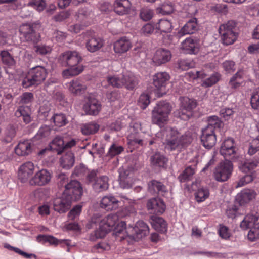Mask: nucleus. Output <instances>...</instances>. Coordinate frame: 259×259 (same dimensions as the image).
<instances>
[{
	"label": "nucleus",
	"instance_id": "obj_34",
	"mask_svg": "<svg viewBox=\"0 0 259 259\" xmlns=\"http://www.w3.org/2000/svg\"><path fill=\"white\" fill-rule=\"evenodd\" d=\"M37 239L39 242L43 243L48 242L51 245H57L59 244L64 243L68 245V240H59L51 235H39Z\"/></svg>",
	"mask_w": 259,
	"mask_h": 259
},
{
	"label": "nucleus",
	"instance_id": "obj_51",
	"mask_svg": "<svg viewBox=\"0 0 259 259\" xmlns=\"http://www.w3.org/2000/svg\"><path fill=\"white\" fill-rule=\"evenodd\" d=\"M4 247H5V248H7L10 250H12V251L15 252L16 253L23 256V257H24L26 258H30L31 257L36 258V255H35L34 254L27 253L20 250L18 248L11 246L10 244H5Z\"/></svg>",
	"mask_w": 259,
	"mask_h": 259
},
{
	"label": "nucleus",
	"instance_id": "obj_21",
	"mask_svg": "<svg viewBox=\"0 0 259 259\" xmlns=\"http://www.w3.org/2000/svg\"><path fill=\"white\" fill-rule=\"evenodd\" d=\"M84 111L91 115H97L101 109V104L96 99L90 97L83 106Z\"/></svg>",
	"mask_w": 259,
	"mask_h": 259
},
{
	"label": "nucleus",
	"instance_id": "obj_30",
	"mask_svg": "<svg viewBox=\"0 0 259 259\" xmlns=\"http://www.w3.org/2000/svg\"><path fill=\"white\" fill-rule=\"evenodd\" d=\"M151 220V224L155 230L161 233H165L167 231V223L162 218L152 216Z\"/></svg>",
	"mask_w": 259,
	"mask_h": 259
},
{
	"label": "nucleus",
	"instance_id": "obj_5",
	"mask_svg": "<svg viewBox=\"0 0 259 259\" xmlns=\"http://www.w3.org/2000/svg\"><path fill=\"white\" fill-rule=\"evenodd\" d=\"M118 216L117 214H111L102 219L99 215H94L92 218L91 222L93 224H99V230L95 232L96 238L104 237L115 225Z\"/></svg>",
	"mask_w": 259,
	"mask_h": 259
},
{
	"label": "nucleus",
	"instance_id": "obj_64",
	"mask_svg": "<svg viewBox=\"0 0 259 259\" xmlns=\"http://www.w3.org/2000/svg\"><path fill=\"white\" fill-rule=\"evenodd\" d=\"M153 16V12L149 9H143L141 11L140 16L141 18L145 21H147L150 20Z\"/></svg>",
	"mask_w": 259,
	"mask_h": 259
},
{
	"label": "nucleus",
	"instance_id": "obj_1",
	"mask_svg": "<svg viewBox=\"0 0 259 259\" xmlns=\"http://www.w3.org/2000/svg\"><path fill=\"white\" fill-rule=\"evenodd\" d=\"M82 58L76 51H66L60 54L58 62L62 66L69 68L62 72V75L67 78L79 74L83 70V67L80 64Z\"/></svg>",
	"mask_w": 259,
	"mask_h": 259
},
{
	"label": "nucleus",
	"instance_id": "obj_31",
	"mask_svg": "<svg viewBox=\"0 0 259 259\" xmlns=\"http://www.w3.org/2000/svg\"><path fill=\"white\" fill-rule=\"evenodd\" d=\"M30 114L31 109L27 106H20L15 113L17 117H22L23 121L25 124H28L31 122Z\"/></svg>",
	"mask_w": 259,
	"mask_h": 259
},
{
	"label": "nucleus",
	"instance_id": "obj_22",
	"mask_svg": "<svg viewBox=\"0 0 259 259\" xmlns=\"http://www.w3.org/2000/svg\"><path fill=\"white\" fill-rule=\"evenodd\" d=\"M171 56V53L169 50L161 48L155 52L152 58L153 62L156 65H160L168 62Z\"/></svg>",
	"mask_w": 259,
	"mask_h": 259
},
{
	"label": "nucleus",
	"instance_id": "obj_15",
	"mask_svg": "<svg viewBox=\"0 0 259 259\" xmlns=\"http://www.w3.org/2000/svg\"><path fill=\"white\" fill-rule=\"evenodd\" d=\"M84 35L87 39L86 48L89 52H95L103 46V40L100 37H96L92 31H87Z\"/></svg>",
	"mask_w": 259,
	"mask_h": 259
},
{
	"label": "nucleus",
	"instance_id": "obj_9",
	"mask_svg": "<svg viewBox=\"0 0 259 259\" xmlns=\"http://www.w3.org/2000/svg\"><path fill=\"white\" fill-rule=\"evenodd\" d=\"M258 215L253 214L246 215L240 223V227L243 230L251 228L248 233V238L251 241H254L259 239V222L256 224L255 223L258 220Z\"/></svg>",
	"mask_w": 259,
	"mask_h": 259
},
{
	"label": "nucleus",
	"instance_id": "obj_59",
	"mask_svg": "<svg viewBox=\"0 0 259 259\" xmlns=\"http://www.w3.org/2000/svg\"><path fill=\"white\" fill-rule=\"evenodd\" d=\"M187 75H188V76H189L190 78L193 79H195L197 78L204 79L207 76V74H206V72H205L204 70L200 71H190L187 73Z\"/></svg>",
	"mask_w": 259,
	"mask_h": 259
},
{
	"label": "nucleus",
	"instance_id": "obj_44",
	"mask_svg": "<svg viewBox=\"0 0 259 259\" xmlns=\"http://www.w3.org/2000/svg\"><path fill=\"white\" fill-rule=\"evenodd\" d=\"M208 124L203 129L211 131L214 130L215 128H220L222 126L223 123L219 120V118L216 116H210L208 118Z\"/></svg>",
	"mask_w": 259,
	"mask_h": 259
},
{
	"label": "nucleus",
	"instance_id": "obj_4",
	"mask_svg": "<svg viewBox=\"0 0 259 259\" xmlns=\"http://www.w3.org/2000/svg\"><path fill=\"white\" fill-rule=\"evenodd\" d=\"M255 195H236L234 203L228 206L226 215L228 218L233 219L244 213L243 207L253 201Z\"/></svg>",
	"mask_w": 259,
	"mask_h": 259
},
{
	"label": "nucleus",
	"instance_id": "obj_39",
	"mask_svg": "<svg viewBox=\"0 0 259 259\" xmlns=\"http://www.w3.org/2000/svg\"><path fill=\"white\" fill-rule=\"evenodd\" d=\"M0 56L3 64L10 68H14L16 63L14 57L7 51H2Z\"/></svg>",
	"mask_w": 259,
	"mask_h": 259
},
{
	"label": "nucleus",
	"instance_id": "obj_28",
	"mask_svg": "<svg viewBox=\"0 0 259 259\" xmlns=\"http://www.w3.org/2000/svg\"><path fill=\"white\" fill-rule=\"evenodd\" d=\"M32 151L31 143L28 140L19 142L15 148L16 154L21 156L29 155Z\"/></svg>",
	"mask_w": 259,
	"mask_h": 259
},
{
	"label": "nucleus",
	"instance_id": "obj_62",
	"mask_svg": "<svg viewBox=\"0 0 259 259\" xmlns=\"http://www.w3.org/2000/svg\"><path fill=\"white\" fill-rule=\"evenodd\" d=\"M51 48L48 46L40 45L35 47V52L40 55H46L51 52Z\"/></svg>",
	"mask_w": 259,
	"mask_h": 259
},
{
	"label": "nucleus",
	"instance_id": "obj_35",
	"mask_svg": "<svg viewBox=\"0 0 259 259\" xmlns=\"http://www.w3.org/2000/svg\"><path fill=\"white\" fill-rule=\"evenodd\" d=\"M150 161L151 164L155 166L165 168L168 160L164 155L157 152L151 156Z\"/></svg>",
	"mask_w": 259,
	"mask_h": 259
},
{
	"label": "nucleus",
	"instance_id": "obj_37",
	"mask_svg": "<svg viewBox=\"0 0 259 259\" xmlns=\"http://www.w3.org/2000/svg\"><path fill=\"white\" fill-rule=\"evenodd\" d=\"M108 178L106 176H102L98 178L93 184V187L97 192H101L108 188Z\"/></svg>",
	"mask_w": 259,
	"mask_h": 259
},
{
	"label": "nucleus",
	"instance_id": "obj_56",
	"mask_svg": "<svg viewBox=\"0 0 259 259\" xmlns=\"http://www.w3.org/2000/svg\"><path fill=\"white\" fill-rule=\"evenodd\" d=\"M150 103V98L147 94H141L139 98L138 104L140 107L144 109Z\"/></svg>",
	"mask_w": 259,
	"mask_h": 259
},
{
	"label": "nucleus",
	"instance_id": "obj_7",
	"mask_svg": "<svg viewBox=\"0 0 259 259\" xmlns=\"http://www.w3.org/2000/svg\"><path fill=\"white\" fill-rule=\"evenodd\" d=\"M172 107L164 101L157 103L152 111V122L161 126L168 121V115L171 112Z\"/></svg>",
	"mask_w": 259,
	"mask_h": 259
},
{
	"label": "nucleus",
	"instance_id": "obj_43",
	"mask_svg": "<svg viewBox=\"0 0 259 259\" xmlns=\"http://www.w3.org/2000/svg\"><path fill=\"white\" fill-rule=\"evenodd\" d=\"M193 115V111H189L180 106L179 109L175 112V116L183 120H188Z\"/></svg>",
	"mask_w": 259,
	"mask_h": 259
},
{
	"label": "nucleus",
	"instance_id": "obj_12",
	"mask_svg": "<svg viewBox=\"0 0 259 259\" xmlns=\"http://www.w3.org/2000/svg\"><path fill=\"white\" fill-rule=\"evenodd\" d=\"M76 144V141L74 139L65 143L62 137L57 136L50 143V147L51 149L56 152L58 155H61L65 151L74 146Z\"/></svg>",
	"mask_w": 259,
	"mask_h": 259
},
{
	"label": "nucleus",
	"instance_id": "obj_32",
	"mask_svg": "<svg viewBox=\"0 0 259 259\" xmlns=\"http://www.w3.org/2000/svg\"><path fill=\"white\" fill-rule=\"evenodd\" d=\"M118 201L114 197L109 195L105 196L102 199L100 203L101 207L107 210L114 209L116 207Z\"/></svg>",
	"mask_w": 259,
	"mask_h": 259
},
{
	"label": "nucleus",
	"instance_id": "obj_2",
	"mask_svg": "<svg viewBox=\"0 0 259 259\" xmlns=\"http://www.w3.org/2000/svg\"><path fill=\"white\" fill-rule=\"evenodd\" d=\"M192 140L193 138L190 135H182L177 129L170 128L167 131L165 148L170 151H180L189 145Z\"/></svg>",
	"mask_w": 259,
	"mask_h": 259
},
{
	"label": "nucleus",
	"instance_id": "obj_26",
	"mask_svg": "<svg viewBox=\"0 0 259 259\" xmlns=\"http://www.w3.org/2000/svg\"><path fill=\"white\" fill-rule=\"evenodd\" d=\"M131 3L129 0H116L114 4V10L118 15L127 14L131 8Z\"/></svg>",
	"mask_w": 259,
	"mask_h": 259
},
{
	"label": "nucleus",
	"instance_id": "obj_38",
	"mask_svg": "<svg viewBox=\"0 0 259 259\" xmlns=\"http://www.w3.org/2000/svg\"><path fill=\"white\" fill-rule=\"evenodd\" d=\"M75 161L74 154L68 151L60 159V164L64 168L69 169L73 166Z\"/></svg>",
	"mask_w": 259,
	"mask_h": 259
},
{
	"label": "nucleus",
	"instance_id": "obj_61",
	"mask_svg": "<svg viewBox=\"0 0 259 259\" xmlns=\"http://www.w3.org/2000/svg\"><path fill=\"white\" fill-rule=\"evenodd\" d=\"M219 236L223 239H227L230 237V233L227 227L220 225L218 230Z\"/></svg>",
	"mask_w": 259,
	"mask_h": 259
},
{
	"label": "nucleus",
	"instance_id": "obj_6",
	"mask_svg": "<svg viewBox=\"0 0 259 259\" xmlns=\"http://www.w3.org/2000/svg\"><path fill=\"white\" fill-rule=\"evenodd\" d=\"M219 33L224 45L227 46L233 44L238 36L237 23L234 20H230L221 25Z\"/></svg>",
	"mask_w": 259,
	"mask_h": 259
},
{
	"label": "nucleus",
	"instance_id": "obj_50",
	"mask_svg": "<svg viewBox=\"0 0 259 259\" xmlns=\"http://www.w3.org/2000/svg\"><path fill=\"white\" fill-rule=\"evenodd\" d=\"M27 5V6L33 7L38 11L40 12L45 8L46 3L45 0H31Z\"/></svg>",
	"mask_w": 259,
	"mask_h": 259
},
{
	"label": "nucleus",
	"instance_id": "obj_54",
	"mask_svg": "<svg viewBox=\"0 0 259 259\" xmlns=\"http://www.w3.org/2000/svg\"><path fill=\"white\" fill-rule=\"evenodd\" d=\"M259 151V136L253 139L248 149V153L252 155Z\"/></svg>",
	"mask_w": 259,
	"mask_h": 259
},
{
	"label": "nucleus",
	"instance_id": "obj_3",
	"mask_svg": "<svg viewBox=\"0 0 259 259\" xmlns=\"http://www.w3.org/2000/svg\"><path fill=\"white\" fill-rule=\"evenodd\" d=\"M126 225L125 222L121 221L117 226L116 233L120 234L125 231L127 236L136 241L147 236L149 233L148 226L143 221H138L134 227L129 226L126 228Z\"/></svg>",
	"mask_w": 259,
	"mask_h": 259
},
{
	"label": "nucleus",
	"instance_id": "obj_16",
	"mask_svg": "<svg viewBox=\"0 0 259 259\" xmlns=\"http://www.w3.org/2000/svg\"><path fill=\"white\" fill-rule=\"evenodd\" d=\"M134 169L132 167H122L119 169V184L123 189L132 187L133 183V173Z\"/></svg>",
	"mask_w": 259,
	"mask_h": 259
},
{
	"label": "nucleus",
	"instance_id": "obj_47",
	"mask_svg": "<svg viewBox=\"0 0 259 259\" xmlns=\"http://www.w3.org/2000/svg\"><path fill=\"white\" fill-rule=\"evenodd\" d=\"M99 128V125L95 123L91 122L88 124H86L83 126L81 128V132L84 135H90L96 133Z\"/></svg>",
	"mask_w": 259,
	"mask_h": 259
},
{
	"label": "nucleus",
	"instance_id": "obj_8",
	"mask_svg": "<svg viewBox=\"0 0 259 259\" xmlns=\"http://www.w3.org/2000/svg\"><path fill=\"white\" fill-rule=\"evenodd\" d=\"M47 74L46 69L40 66H37L30 69L28 75L23 79L22 85L28 88L32 86H37L45 80Z\"/></svg>",
	"mask_w": 259,
	"mask_h": 259
},
{
	"label": "nucleus",
	"instance_id": "obj_13",
	"mask_svg": "<svg viewBox=\"0 0 259 259\" xmlns=\"http://www.w3.org/2000/svg\"><path fill=\"white\" fill-rule=\"evenodd\" d=\"M19 32L27 42L36 44L39 40L40 35L35 31L33 25L23 24L20 27Z\"/></svg>",
	"mask_w": 259,
	"mask_h": 259
},
{
	"label": "nucleus",
	"instance_id": "obj_52",
	"mask_svg": "<svg viewBox=\"0 0 259 259\" xmlns=\"http://www.w3.org/2000/svg\"><path fill=\"white\" fill-rule=\"evenodd\" d=\"M123 151V148L121 146H117L116 144H112L110 147L107 154V156L113 157L119 154Z\"/></svg>",
	"mask_w": 259,
	"mask_h": 259
},
{
	"label": "nucleus",
	"instance_id": "obj_20",
	"mask_svg": "<svg viewBox=\"0 0 259 259\" xmlns=\"http://www.w3.org/2000/svg\"><path fill=\"white\" fill-rule=\"evenodd\" d=\"M34 166L32 162H27L22 164L18 171L19 179L22 182H27L33 174Z\"/></svg>",
	"mask_w": 259,
	"mask_h": 259
},
{
	"label": "nucleus",
	"instance_id": "obj_24",
	"mask_svg": "<svg viewBox=\"0 0 259 259\" xmlns=\"http://www.w3.org/2000/svg\"><path fill=\"white\" fill-rule=\"evenodd\" d=\"M181 48L186 53L195 54L198 51V42L195 39L187 38L182 43Z\"/></svg>",
	"mask_w": 259,
	"mask_h": 259
},
{
	"label": "nucleus",
	"instance_id": "obj_60",
	"mask_svg": "<svg viewBox=\"0 0 259 259\" xmlns=\"http://www.w3.org/2000/svg\"><path fill=\"white\" fill-rule=\"evenodd\" d=\"M87 171V168L83 164H81L75 167L72 175L74 177H82L86 173Z\"/></svg>",
	"mask_w": 259,
	"mask_h": 259
},
{
	"label": "nucleus",
	"instance_id": "obj_10",
	"mask_svg": "<svg viewBox=\"0 0 259 259\" xmlns=\"http://www.w3.org/2000/svg\"><path fill=\"white\" fill-rule=\"evenodd\" d=\"M141 130V124L138 123H134L130 126V134L127 136L128 144L138 147V146H143L147 144V141L143 136V134L139 133Z\"/></svg>",
	"mask_w": 259,
	"mask_h": 259
},
{
	"label": "nucleus",
	"instance_id": "obj_40",
	"mask_svg": "<svg viewBox=\"0 0 259 259\" xmlns=\"http://www.w3.org/2000/svg\"><path fill=\"white\" fill-rule=\"evenodd\" d=\"M85 85L78 79L73 80L70 82L69 91L74 95L81 94L85 91Z\"/></svg>",
	"mask_w": 259,
	"mask_h": 259
},
{
	"label": "nucleus",
	"instance_id": "obj_42",
	"mask_svg": "<svg viewBox=\"0 0 259 259\" xmlns=\"http://www.w3.org/2000/svg\"><path fill=\"white\" fill-rule=\"evenodd\" d=\"M180 106L191 111H193L197 105V102L195 99H190L187 97H181L180 98Z\"/></svg>",
	"mask_w": 259,
	"mask_h": 259
},
{
	"label": "nucleus",
	"instance_id": "obj_25",
	"mask_svg": "<svg viewBox=\"0 0 259 259\" xmlns=\"http://www.w3.org/2000/svg\"><path fill=\"white\" fill-rule=\"evenodd\" d=\"M132 47V44L127 37H123L114 44V50L116 53L122 54L127 52Z\"/></svg>",
	"mask_w": 259,
	"mask_h": 259
},
{
	"label": "nucleus",
	"instance_id": "obj_18",
	"mask_svg": "<svg viewBox=\"0 0 259 259\" xmlns=\"http://www.w3.org/2000/svg\"><path fill=\"white\" fill-rule=\"evenodd\" d=\"M201 142L203 146L207 149L213 147L217 141V138L213 131L202 129L200 136Z\"/></svg>",
	"mask_w": 259,
	"mask_h": 259
},
{
	"label": "nucleus",
	"instance_id": "obj_41",
	"mask_svg": "<svg viewBox=\"0 0 259 259\" xmlns=\"http://www.w3.org/2000/svg\"><path fill=\"white\" fill-rule=\"evenodd\" d=\"M16 128L12 125H9L4 132L3 141L6 143H11L13 141L16 135Z\"/></svg>",
	"mask_w": 259,
	"mask_h": 259
},
{
	"label": "nucleus",
	"instance_id": "obj_46",
	"mask_svg": "<svg viewBox=\"0 0 259 259\" xmlns=\"http://www.w3.org/2000/svg\"><path fill=\"white\" fill-rule=\"evenodd\" d=\"M156 28L161 32L169 33L172 30L171 23L166 19H161L157 23Z\"/></svg>",
	"mask_w": 259,
	"mask_h": 259
},
{
	"label": "nucleus",
	"instance_id": "obj_23",
	"mask_svg": "<svg viewBox=\"0 0 259 259\" xmlns=\"http://www.w3.org/2000/svg\"><path fill=\"white\" fill-rule=\"evenodd\" d=\"M80 183L72 180L65 185V190L62 194H82L84 193Z\"/></svg>",
	"mask_w": 259,
	"mask_h": 259
},
{
	"label": "nucleus",
	"instance_id": "obj_14",
	"mask_svg": "<svg viewBox=\"0 0 259 259\" xmlns=\"http://www.w3.org/2000/svg\"><path fill=\"white\" fill-rule=\"evenodd\" d=\"M71 204V195H61L54 199V209L60 213H65L70 208Z\"/></svg>",
	"mask_w": 259,
	"mask_h": 259
},
{
	"label": "nucleus",
	"instance_id": "obj_19",
	"mask_svg": "<svg viewBox=\"0 0 259 259\" xmlns=\"http://www.w3.org/2000/svg\"><path fill=\"white\" fill-rule=\"evenodd\" d=\"M51 180V175L46 169H41L36 172L29 181L31 185L44 186Z\"/></svg>",
	"mask_w": 259,
	"mask_h": 259
},
{
	"label": "nucleus",
	"instance_id": "obj_45",
	"mask_svg": "<svg viewBox=\"0 0 259 259\" xmlns=\"http://www.w3.org/2000/svg\"><path fill=\"white\" fill-rule=\"evenodd\" d=\"M195 174V169L191 166H188L179 176L178 179L181 182H185L191 180Z\"/></svg>",
	"mask_w": 259,
	"mask_h": 259
},
{
	"label": "nucleus",
	"instance_id": "obj_36",
	"mask_svg": "<svg viewBox=\"0 0 259 259\" xmlns=\"http://www.w3.org/2000/svg\"><path fill=\"white\" fill-rule=\"evenodd\" d=\"M138 84V79L132 74H124L122 76V86L129 90L134 89Z\"/></svg>",
	"mask_w": 259,
	"mask_h": 259
},
{
	"label": "nucleus",
	"instance_id": "obj_29",
	"mask_svg": "<svg viewBox=\"0 0 259 259\" xmlns=\"http://www.w3.org/2000/svg\"><path fill=\"white\" fill-rule=\"evenodd\" d=\"M169 79V75L166 72H158L153 76V84L158 90L164 87Z\"/></svg>",
	"mask_w": 259,
	"mask_h": 259
},
{
	"label": "nucleus",
	"instance_id": "obj_17",
	"mask_svg": "<svg viewBox=\"0 0 259 259\" xmlns=\"http://www.w3.org/2000/svg\"><path fill=\"white\" fill-rule=\"evenodd\" d=\"M147 207L149 213L161 214L165 210L166 205L163 201L159 198H153L148 200Z\"/></svg>",
	"mask_w": 259,
	"mask_h": 259
},
{
	"label": "nucleus",
	"instance_id": "obj_27",
	"mask_svg": "<svg viewBox=\"0 0 259 259\" xmlns=\"http://www.w3.org/2000/svg\"><path fill=\"white\" fill-rule=\"evenodd\" d=\"M148 191L149 193L154 194L167 193L168 189L162 183L156 180H152L148 183Z\"/></svg>",
	"mask_w": 259,
	"mask_h": 259
},
{
	"label": "nucleus",
	"instance_id": "obj_33",
	"mask_svg": "<svg viewBox=\"0 0 259 259\" xmlns=\"http://www.w3.org/2000/svg\"><path fill=\"white\" fill-rule=\"evenodd\" d=\"M197 19L193 18L190 19L180 30L179 33L181 35L191 34L197 30Z\"/></svg>",
	"mask_w": 259,
	"mask_h": 259
},
{
	"label": "nucleus",
	"instance_id": "obj_48",
	"mask_svg": "<svg viewBox=\"0 0 259 259\" xmlns=\"http://www.w3.org/2000/svg\"><path fill=\"white\" fill-rule=\"evenodd\" d=\"M51 120H53L55 125L58 127L64 126L68 122L65 115L63 114H55L52 116Z\"/></svg>",
	"mask_w": 259,
	"mask_h": 259
},
{
	"label": "nucleus",
	"instance_id": "obj_11",
	"mask_svg": "<svg viewBox=\"0 0 259 259\" xmlns=\"http://www.w3.org/2000/svg\"><path fill=\"white\" fill-rule=\"evenodd\" d=\"M233 170V164L228 159L220 163L214 172L215 179L218 181L224 182L230 177Z\"/></svg>",
	"mask_w": 259,
	"mask_h": 259
},
{
	"label": "nucleus",
	"instance_id": "obj_49",
	"mask_svg": "<svg viewBox=\"0 0 259 259\" xmlns=\"http://www.w3.org/2000/svg\"><path fill=\"white\" fill-rule=\"evenodd\" d=\"M220 75L218 73H214L208 78L204 79L202 83V86L208 88L215 84L220 79Z\"/></svg>",
	"mask_w": 259,
	"mask_h": 259
},
{
	"label": "nucleus",
	"instance_id": "obj_63",
	"mask_svg": "<svg viewBox=\"0 0 259 259\" xmlns=\"http://www.w3.org/2000/svg\"><path fill=\"white\" fill-rule=\"evenodd\" d=\"M33 100V94L30 92H25L20 96V102L22 104H28Z\"/></svg>",
	"mask_w": 259,
	"mask_h": 259
},
{
	"label": "nucleus",
	"instance_id": "obj_55",
	"mask_svg": "<svg viewBox=\"0 0 259 259\" xmlns=\"http://www.w3.org/2000/svg\"><path fill=\"white\" fill-rule=\"evenodd\" d=\"M107 80L109 85L114 87L120 88L122 86V78L120 79L115 76H108Z\"/></svg>",
	"mask_w": 259,
	"mask_h": 259
},
{
	"label": "nucleus",
	"instance_id": "obj_58",
	"mask_svg": "<svg viewBox=\"0 0 259 259\" xmlns=\"http://www.w3.org/2000/svg\"><path fill=\"white\" fill-rule=\"evenodd\" d=\"M82 206L77 205L74 206L68 213V217L70 220H74L75 218L78 216L81 212Z\"/></svg>",
	"mask_w": 259,
	"mask_h": 259
},
{
	"label": "nucleus",
	"instance_id": "obj_57",
	"mask_svg": "<svg viewBox=\"0 0 259 259\" xmlns=\"http://www.w3.org/2000/svg\"><path fill=\"white\" fill-rule=\"evenodd\" d=\"M250 104L252 108L257 109L259 107V88L256 89L251 96Z\"/></svg>",
	"mask_w": 259,
	"mask_h": 259
},
{
	"label": "nucleus",
	"instance_id": "obj_53",
	"mask_svg": "<svg viewBox=\"0 0 259 259\" xmlns=\"http://www.w3.org/2000/svg\"><path fill=\"white\" fill-rule=\"evenodd\" d=\"M220 152L226 159L228 158L231 160H236L238 157L236 153V148L227 151H224V150H220Z\"/></svg>",
	"mask_w": 259,
	"mask_h": 259
}]
</instances>
